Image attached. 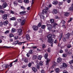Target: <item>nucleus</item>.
<instances>
[{"label": "nucleus", "instance_id": "nucleus-1", "mask_svg": "<svg viewBox=\"0 0 73 73\" xmlns=\"http://www.w3.org/2000/svg\"><path fill=\"white\" fill-rule=\"evenodd\" d=\"M50 21L51 24H52L53 28H54L56 29V25H58V24L55 22L54 23V19H50Z\"/></svg>", "mask_w": 73, "mask_h": 73}, {"label": "nucleus", "instance_id": "nucleus-2", "mask_svg": "<svg viewBox=\"0 0 73 73\" xmlns=\"http://www.w3.org/2000/svg\"><path fill=\"white\" fill-rule=\"evenodd\" d=\"M48 53H46L44 57L45 58V59H47L46 61V65H48V62H50V60L49 59L47 58H48Z\"/></svg>", "mask_w": 73, "mask_h": 73}, {"label": "nucleus", "instance_id": "nucleus-3", "mask_svg": "<svg viewBox=\"0 0 73 73\" xmlns=\"http://www.w3.org/2000/svg\"><path fill=\"white\" fill-rule=\"evenodd\" d=\"M48 28L47 29L49 30V31H52V28H53V27H52V25H51L48 24L47 25Z\"/></svg>", "mask_w": 73, "mask_h": 73}, {"label": "nucleus", "instance_id": "nucleus-4", "mask_svg": "<svg viewBox=\"0 0 73 73\" xmlns=\"http://www.w3.org/2000/svg\"><path fill=\"white\" fill-rule=\"evenodd\" d=\"M48 41L49 43H53L54 41L53 38H51L48 39Z\"/></svg>", "mask_w": 73, "mask_h": 73}, {"label": "nucleus", "instance_id": "nucleus-5", "mask_svg": "<svg viewBox=\"0 0 73 73\" xmlns=\"http://www.w3.org/2000/svg\"><path fill=\"white\" fill-rule=\"evenodd\" d=\"M65 37L67 39H69L70 38V33H68L65 35Z\"/></svg>", "mask_w": 73, "mask_h": 73}, {"label": "nucleus", "instance_id": "nucleus-6", "mask_svg": "<svg viewBox=\"0 0 73 73\" xmlns=\"http://www.w3.org/2000/svg\"><path fill=\"white\" fill-rule=\"evenodd\" d=\"M25 13H26V11H22L20 12L19 13L20 15H24Z\"/></svg>", "mask_w": 73, "mask_h": 73}, {"label": "nucleus", "instance_id": "nucleus-7", "mask_svg": "<svg viewBox=\"0 0 73 73\" xmlns=\"http://www.w3.org/2000/svg\"><path fill=\"white\" fill-rule=\"evenodd\" d=\"M36 26H33V28L34 31H37L38 29V28Z\"/></svg>", "mask_w": 73, "mask_h": 73}, {"label": "nucleus", "instance_id": "nucleus-8", "mask_svg": "<svg viewBox=\"0 0 73 73\" xmlns=\"http://www.w3.org/2000/svg\"><path fill=\"white\" fill-rule=\"evenodd\" d=\"M7 5H8L7 4V3H3V8H5L7 7Z\"/></svg>", "mask_w": 73, "mask_h": 73}, {"label": "nucleus", "instance_id": "nucleus-9", "mask_svg": "<svg viewBox=\"0 0 73 73\" xmlns=\"http://www.w3.org/2000/svg\"><path fill=\"white\" fill-rule=\"evenodd\" d=\"M7 16L8 15L7 14L4 15L3 16V19L4 20H6L7 19Z\"/></svg>", "mask_w": 73, "mask_h": 73}, {"label": "nucleus", "instance_id": "nucleus-10", "mask_svg": "<svg viewBox=\"0 0 73 73\" xmlns=\"http://www.w3.org/2000/svg\"><path fill=\"white\" fill-rule=\"evenodd\" d=\"M8 24V21L7 20H6L3 22V24L4 25H7Z\"/></svg>", "mask_w": 73, "mask_h": 73}, {"label": "nucleus", "instance_id": "nucleus-11", "mask_svg": "<svg viewBox=\"0 0 73 73\" xmlns=\"http://www.w3.org/2000/svg\"><path fill=\"white\" fill-rule=\"evenodd\" d=\"M22 32V30H21V29H20L18 30V33L19 35H20L21 34V32Z\"/></svg>", "mask_w": 73, "mask_h": 73}, {"label": "nucleus", "instance_id": "nucleus-12", "mask_svg": "<svg viewBox=\"0 0 73 73\" xmlns=\"http://www.w3.org/2000/svg\"><path fill=\"white\" fill-rule=\"evenodd\" d=\"M53 13V14H56L57 13V11L56 9H54L52 11Z\"/></svg>", "mask_w": 73, "mask_h": 73}, {"label": "nucleus", "instance_id": "nucleus-13", "mask_svg": "<svg viewBox=\"0 0 73 73\" xmlns=\"http://www.w3.org/2000/svg\"><path fill=\"white\" fill-rule=\"evenodd\" d=\"M26 37L27 40H30V36H29V35H27L26 36Z\"/></svg>", "mask_w": 73, "mask_h": 73}, {"label": "nucleus", "instance_id": "nucleus-14", "mask_svg": "<svg viewBox=\"0 0 73 73\" xmlns=\"http://www.w3.org/2000/svg\"><path fill=\"white\" fill-rule=\"evenodd\" d=\"M52 35L51 34H48L47 36V37L48 38H52Z\"/></svg>", "mask_w": 73, "mask_h": 73}, {"label": "nucleus", "instance_id": "nucleus-15", "mask_svg": "<svg viewBox=\"0 0 73 73\" xmlns=\"http://www.w3.org/2000/svg\"><path fill=\"white\" fill-rule=\"evenodd\" d=\"M62 61V59L60 58H59L57 59V62H60Z\"/></svg>", "mask_w": 73, "mask_h": 73}, {"label": "nucleus", "instance_id": "nucleus-16", "mask_svg": "<svg viewBox=\"0 0 73 73\" xmlns=\"http://www.w3.org/2000/svg\"><path fill=\"white\" fill-rule=\"evenodd\" d=\"M25 20H23L21 23V25H23L24 24H25Z\"/></svg>", "mask_w": 73, "mask_h": 73}, {"label": "nucleus", "instance_id": "nucleus-17", "mask_svg": "<svg viewBox=\"0 0 73 73\" xmlns=\"http://www.w3.org/2000/svg\"><path fill=\"white\" fill-rule=\"evenodd\" d=\"M42 13L43 14L44 13H45L46 15H47L48 14V12L46 11V10L44 9L42 11Z\"/></svg>", "mask_w": 73, "mask_h": 73}, {"label": "nucleus", "instance_id": "nucleus-18", "mask_svg": "<svg viewBox=\"0 0 73 73\" xmlns=\"http://www.w3.org/2000/svg\"><path fill=\"white\" fill-rule=\"evenodd\" d=\"M53 4H54V5H56V4H57V3H58V2L57 1H54L52 3Z\"/></svg>", "mask_w": 73, "mask_h": 73}, {"label": "nucleus", "instance_id": "nucleus-19", "mask_svg": "<svg viewBox=\"0 0 73 73\" xmlns=\"http://www.w3.org/2000/svg\"><path fill=\"white\" fill-rule=\"evenodd\" d=\"M62 33H61L60 34V35L59 36V39L60 40H61V39L62 38Z\"/></svg>", "mask_w": 73, "mask_h": 73}, {"label": "nucleus", "instance_id": "nucleus-20", "mask_svg": "<svg viewBox=\"0 0 73 73\" xmlns=\"http://www.w3.org/2000/svg\"><path fill=\"white\" fill-rule=\"evenodd\" d=\"M42 56H39L38 57V58L39 60H41V58H42Z\"/></svg>", "mask_w": 73, "mask_h": 73}, {"label": "nucleus", "instance_id": "nucleus-21", "mask_svg": "<svg viewBox=\"0 0 73 73\" xmlns=\"http://www.w3.org/2000/svg\"><path fill=\"white\" fill-rule=\"evenodd\" d=\"M24 2L26 4H27L28 3H29V1L28 0H24Z\"/></svg>", "mask_w": 73, "mask_h": 73}, {"label": "nucleus", "instance_id": "nucleus-22", "mask_svg": "<svg viewBox=\"0 0 73 73\" xmlns=\"http://www.w3.org/2000/svg\"><path fill=\"white\" fill-rule=\"evenodd\" d=\"M64 15L65 16H69V14L68 13H66L64 14Z\"/></svg>", "mask_w": 73, "mask_h": 73}, {"label": "nucleus", "instance_id": "nucleus-23", "mask_svg": "<svg viewBox=\"0 0 73 73\" xmlns=\"http://www.w3.org/2000/svg\"><path fill=\"white\" fill-rule=\"evenodd\" d=\"M16 30H15V29L13 28L11 30V32L12 33H14L15 32H16Z\"/></svg>", "mask_w": 73, "mask_h": 73}, {"label": "nucleus", "instance_id": "nucleus-24", "mask_svg": "<svg viewBox=\"0 0 73 73\" xmlns=\"http://www.w3.org/2000/svg\"><path fill=\"white\" fill-rule=\"evenodd\" d=\"M63 65L64 67L65 68L67 67V65H66V64L65 63H64L63 64Z\"/></svg>", "mask_w": 73, "mask_h": 73}, {"label": "nucleus", "instance_id": "nucleus-25", "mask_svg": "<svg viewBox=\"0 0 73 73\" xmlns=\"http://www.w3.org/2000/svg\"><path fill=\"white\" fill-rule=\"evenodd\" d=\"M32 70L34 72H37V69H36L35 68H33Z\"/></svg>", "mask_w": 73, "mask_h": 73}, {"label": "nucleus", "instance_id": "nucleus-26", "mask_svg": "<svg viewBox=\"0 0 73 73\" xmlns=\"http://www.w3.org/2000/svg\"><path fill=\"white\" fill-rule=\"evenodd\" d=\"M60 71V69L58 68H57L56 69V73H58Z\"/></svg>", "mask_w": 73, "mask_h": 73}, {"label": "nucleus", "instance_id": "nucleus-27", "mask_svg": "<svg viewBox=\"0 0 73 73\" xmlns=\"http://www.w3.org/2000/svg\"><path fill=\"white\" fill-rule=\"evenodd\" d=\"M18 42H19V40H17L16 41H15V42H14L13 44L15 45L17 44H18Z\"/></svg>", "mask_w": 73, "mask_h": 73}, {"label": "nucleus", "instance_id": "nucleus-28", "mask_svg": "<svg viewBox=\"0 0 73 73\" xmlns=\"http://www.w3.org/2000/svg\"><path fill=\"white\" fill-rule=\"evenodd\" d=\"M69 10L70 11H73V7H70L69 8Z\"/></svg>", "mask_w": 73, "mask_h": 73}, {"label": "nucleus", "instance_id": "nucleus-29", "mask_svg": "<svg viewBox=\"0 0 73 73\" xmlns=\"http://www.w3.org/2000/svg\"><path fill=\"white\" fill-rule=\"evenodd\" d=\"M21 9H23V10H25V8L23 6H21Z\"/></svg>", "mask_w": 73, "mask_h": 73}, {"label": "nucleus", "instance_id": "nucleus-30", "mask_svg": "<svg viewBox=\"0 0 73 73\" xmlns=\"http://www.w3.org/2000/svg\"><path fill=\"white\" fill-rule=\"evenodd\" d=\"M11 20H16V18L15 17H13L11 18L10 19Z\"/></svg>", "mask_w": 73, "mask_h": 73}, {"label": "nucleus", "instance_id": "nucleus-31", "mask_svg": "<svg viewBox=\"0 0 73 73\" xmlns=\"http://www.w3.org/2000/svg\"><path fill=\"white\" fill-rule=\"evenodd\" d=\"M13 3L15 6H17V3L16 2H14Z\"/></svg>", "mask_w": 73, "mask_h": 73}, {"label": "nucleus", "instance_id": "nucleus-32", "mask_svg": "<svg viewBox=\"0 0 73 73\" xmlns=\"http://www.w3.org/2000/svg\"><path fill=\"white\" fill-rule=\"evenodd\" d=\"M9 36L10 37H14V35L12 34H10Z\"/></svg>", "mask_w": 73, "mask_h": 73}, {"label": "nucleus", "instance_id": "nucleus-33", "mask_svg": "<svg viewBox=\"0 0 73 73\" xmlns=\"http://www.w3.org/2000/svg\"><path fill=\"white\" fill-rule=\"evenodd\" d=\"M9 48V47H8L7 46H4L2 47H0V48Z\"/></svg>", "mask_w": 73, "mask_h": 73}, {"label": "nucleus", "instance_id": "nucleus-34", "mask_svg": "<svg viewBox=\"0 0 73 73\" xmlns=\"http://www.w3.org/2000/svg\"><path fill=\"white\" fill-rule=\"evenodd\" d=\"M41 26V23H39L38 24V25L37 26V27L39 28V27H40Z\"/></svg>", "mask_w": 73, "mask_h": 73}, {"label": "nucleus", "instance_id": "nucleus-35", "mask_svg": "<svg viewBox=\"0 0 73 73\" xmlns=\"http://www.w3.org/2000/svg\"><path fill=\"white\" fill-rule=\"evenodd\" d=\"M45 27L46 26L44 25H42L41 26V28L42 29H44L45 28Z\"/></svg>", "mask_w": 73, "mask_h": 73}, {"label": "nucleus", "instance_id": "nucleus-36", "mask_svg": "<svg viewBox=\"0 0 73 73\" xmlns=\"http://www.w3.org/2000/svg\"><path fill=\"white\" fill-rule=\"evenodd\" d=\"M43 62H42L40 61L39 62V65H40V66H42V65H43Z\"/></svg>", "mask_w": 73, "mask_h": 73}, {"label": "nucleus", "instance_id": "nucleus-37", "mask_svg": "<svg viewBox=\"0 0 73 73\" xmlns=\"http://www.w3.org/2000/svg\"><path fill=\"white\" fill-rule=\"evenodd\" d=\"M36 58H37V56H36L34 55L33 56V60H34V59H36Z\"/></svg>", "mask_w": 73, "mask_h": 73}, {"label": "nucleus", "instance_id": "nucleus-38", "mask_svg": "<svg viewBox=\"0 0 73 73\" xmlns=\"http://www.w3.org/2000/svg\"><path fill=\"white\" fill-rule=\"evenodd\" d=\"M28 66L29 67H31V66H32V63L30 62L28 64Z\"/></svg>", "mask_w": 73, "mask_h": 73}, {"label": "nucleus", "instance_id": "nucleus-39", "mask_svg": "<svg viewBox=\"0 0 73 73\" xmlns=\"http://www.w3.org/2000/svg\"><path fill=\"white\" fill-rule=\"evenodd\" d=\"M67 56V55L66 54H63L62 56L63 57H66Z\"/></svg>", "mask_w": 73, "mask_h": 73}, {"label": "nucleus", "instance_id": "nucleus-40", "mask_svg": "<svg viewBox=\"0 0 73 73\" xmlns=\"http://www.w3.org/2000/svg\"><path fill=\"white\" fill-rule=\"evenodd\" d=\"M68 48H70L71 47V45L70 44H68L67 46Z\"/></svg>", "mask_w": 73, "mask_h": 73}, {"label": "nucleus", "instance_id": "nucleus-41", "mask_svg": "<svg viewBox=\"0 0 73 73\" xmlns=\"http://www.w3.org/2000/svg\"><path fill=\"white\" fill-rule=\"evenodd\" d=\"M42 48H46V46H45V44H43L42 45Z\"/></svg>", "mask_w": 73, "mask_h": 73}, {"label": "nucleus", "instance_id": "nucleus-42", "mask_svg": "<svg viewBox=\"0 0 73 73\" xmlns=\"http://www.w3.org/2000/svg\"><path fill=\"white\" fill-rule=\"evenodd\" d=\"M9 67V65L7 64L5 65V68L6 69H7V68H8Z\"/></svg>", "mask_w": 73, "mask_h": 73}, {"label": "nucleus", "instance_id": "nucleus-43", "mask_svg": "<svg viewBox=\"0 0 73 73\" xmlns=\"http://www.w3.org/2000/svg\"><path fill=\"white\" fill-rule=\"evenodd\" d=\"M29 53L30 54H32L33 53V52H32V50H30L29 51Z\"/></svg>", "mask_w": 73, "mask_h": 73}, {"label": "nucleus", "instance_id": "nucleus-44", "mask_svg": "<svg viewBox=\"0 0 73 73\" xmlns=\"http://www.w3.org/2000/svg\"><path fill=\"white\" fill-rule=\"evenodd\" d=\"M13 62H12L10 63V65H9V66H10V67H12V64H13Z\"/></svg>", "mask_w": 73, "mask_h": 73}, {"label": "nucleus", "instance_id": "nucleus-45", "mask_svg": "<svg viewBox=\"0 0 73 73\" xmlns=\"http://www.w3.org/2000/svg\"><path fill=\"white\" fill-rule=\"evenodd\" d=\"M40 17L41 19H45V17H44V16L43 15H41L40 16Z\"/></svg>", "mask_w": 73, "mask_h": 73}, {"label": "nucleus", "instance_id": "nucleus-46", "mask_svg": "<svg viewBox=\"0 0 73 73\" xmlns=\"http://www.w3.org/2000/svg\"><path fill=\"white\" fill-rule=\"evenodd\" d=\"M72 20V17L70 18V20L68 21V23H69V22H70V21H71Z\"/></svg>", "mask_w": 73, "mask_h": 73}, {"label": "nucleus", "instance_id": "nucleus-47", "mask_svg": "<svg viewBox=\"0 0 73 73\" xmlns=\"http://www.w3.org/2000/svg\"><path fill=\"white\" fill-rule=\"evenodd\" d=\"M9 33V30H7L5 32V34H7V33Z\"/></svg>", "mask_w": 73, "mask_h": 73}, {"label": "nucleus", "instance_id": "nucleus-48", "mask_svg": "<svg viewBox=\"0 0 73 73\" xmlns=\"http://www.w3.org/2000/svg\"><path fill=\"white\" fill-rule=\"evenodd\" d=\"M61 23H62V24H65V21L64 20H62L61 22Z\"/></svg>", "mask_w": 73, "mask_h": 73}, {"label": "nucleus", "instance_id": "nucleus-49", "mask_svg": "<svg viewBox=\"0 0 73 73\" xmlns=\"http://www.w3.org/2000/svg\"><path fill=\"white\" fill-rule=\"evenodd\" d=\"M66 40V38H63V41H64V42H65Z\"/></svg>", "mask_w": 73, "mask_h": 73}, {"label": "nucleus", "instance_id": "nucleus-50", "mask_svg": "<svg viewBox=\"0 0 73 73\" xmlns=\"http://www.w3.org/2000/svg\"><path fill=\"white\" fill-rule=\"evenodd\" d=\"M25 62H28V59H26L25 60Z\"/></svg>", "mask_w": 73, "mask_h": 73}, {"label": "nucleus", "instance_id": "nucleus-51", "mask_svg": "<svg viewBox=\"0 0 73 73\" xmlns=\"http://www.w3.org/2000/svg\"><path fill=\"white\" fill-rule=\"evenodd\" d=\"M3 22H1L0 23V26L1 27H3Z\"/></svg>", "mask_w": 73, "mask_h": 73}, {"label": "nucleus", "instance_id": "nucleus-52", "mask_svg": "<svg viewBox=\"0 0 73 73\" xmlns=\"http://www.w3.org/2000/svg\"><path fill=\"white\" fill-rule=\"evenodd\" d=\"M62 5V3H61L60 2H59L58 3L59 5Z\"/></svg>", "mask_w": 73, "mask_h": 73}, {"label": "nucleus", "instance_id": "nucleus-53", "mask_svg": "<svg viewBox=\"0 0 73 73\" xmlns=\"http://www.w3.org/2000/svg\"><path fill=\"white\" fill-rule=\"evenodd\" d=\"M0 12L2 13H5V12L3 10H0Z\"/></svg>", "mask_w": 73, "mask_h": 73}, {"label": "nucleus", "instance_id": "nucleus-54", "mask_svg": "<svg viewBox=\"0 0 73 73\" xmlns=\"http://www.w3.org/2000/svg\"><path fill=\"white\" fill-rule=\"evenodd\" d=\"M41 72L42 73H44L45 71H44V70H42L41 71Z\"/></svg>", "mask_w": 73, "mask_h": 73}, {"label": "nucleus", "instance_id": "nucleus-55", "mask_svg": "<svg viewBox=\"0 0 73 73\" xmlns=\"http://www.w3.org/2000/svg\"><path fill=\"white\" fill-rule=\"evenodd\" d=\"M27 56L28 57H29V56H30V54L29 53H27Z\"/></svg>", "mask_w": 73, "mask_h": 73}, {"label": "nucleus", "instance_id": "nucleus-56", "mask_svg": "<svg viewBox=\"0 0 73 73\" xmlns=\"http://www.w3.org/2000/svg\"><path fill=\"white\" fill-rule=\"evenodd\" d=\"M27 66V65H25V66L23 65L22 66V68H26Z\"/></svg>", "mask_w": 73, "mask_h": 73}, {"label": "nucleus", "instance_id": "nucleus-57", "mask_svg": "<svg viewBox=\"0 0 73 73\" xmlns=\"http://www.w3.org/2000/svg\"><path fill=\"white\" fill-rule=\"evenodd\" d=\"M19 3H22L23 1L21 0H19L18 1Z\"/></svg>", "mask_w": 73, "mask_h": 73}, {"label": "nucleus", "instance_id": "nucleus-58", "mask_svg": "<svg viewBox=\"0 0 73 73\" xmlns=\"http://www.w3.org/2000/svg\"><path fill=\"white\" fill-rule=\"evenodd\" d=\"M62 27L63 28H64L65 29H66V27L65 26V25H63L62 26Z\"/></svg>", "mask_w": 73, "mask_h": 73}, {"label": "nucleus", "instance_id": "nucleus-59", "mask_svg": "<svg viewBox=\"0 0 73 73\" xmlns=\"http://www.w3.org/2000/svg\"><path fill=\"white\" fill-rule=\"evenodd\" d=\"M15 40H17V38H19V36H16L15 37H14Z\"/></svg>", "mask_w": 73, "mask_h": 73}, {"label": "nucleus", "instance_id": "nucleus-60", "mask_svg": "<svg viewBox=\"0 0 73 73\" xmlns=\"http://www.w3.org/2000/svg\"><path fill=\"white\" fill-rule=\"evenodd\" d=\"M69 63L70 64H72V63H73V60H72L69 61Z\"/></svg>", "mask_w": 73, "mask_h": 73}, {"label": "nucleus", "instance_id": "nucleus-61", "mask_svg": "<svg viewBox=\"0 0 73 73\" xmlns=\"http://www.w3.org/2000/svg\"><path fill=\"white\" fill-rule=\"evenodd\" d=\"M54 43H55V44H56L58 42L57 41V40H55V41H54Z\"/></svg>", "mask_w": 73, "mask_h": 73}, {"label": "nucleus", "instance_id": "nucleus-62", "mask_svg": "<svg viewBox=\"0 0 73 73\" xmlns=\"http://www.w3.org/2000/svg\"><path fill=\"white\" fill-rule=\"evenodd\" d=\"M18 60L17 59H16L15 61L13 62H17Z\"/></svg>", "mask_w": 73, "mask_h": 73}, {"label": "nucleus", "instance_id": "nucleus-63", "mask_svg": "<svg viewBox=\"0 0 73 73\" xmlns=\"http://www.w3.org/2000/svg\"><path fill=\"white\" fill-rule=\"evenodd\" d=\"M63 73H68V72L66 70H64L63 71Z\"/></svg>", "mask_w": 73, "mask_h": 73}, {"label": "nucleus", "instance_id": "nucleus-64", "mask_svg": "<svg viewBox=\"0 0 73 73\" xmlns=\"http://www.w3.org/2000/svg\"><path fill=\"white\" fill-rule=\"evenodd\" d=\"M47 51L48 52L50 53V50L49 49V48L48 49Z\"/></svg>", "mask_w": 73, "mask_h": 73}]
</instances>
